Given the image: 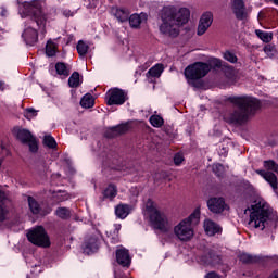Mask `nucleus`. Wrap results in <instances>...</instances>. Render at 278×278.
<instances>
[{"mask_svg": "<svg viewBox=\"0 0 278 278\" xmlns=\"http://www.w3.org/2000/svg\"><path fill=\"white\" fill-rule=\"evenodd\" d=\"M3 90H8V85L0 80V91L3 92Z\"/></svg>", "mask_w": 278, "mask_h": 278, "instance_id": "50", "label": "nucleus"}, {"mask_svg": "<svg viewBox=\"0 0 278 278\" xmlns=\"http://www.w3.org/2000/svg\"><path fill=\"white\" fill-rule=\"evenodd\" d=\"M226 77H227L229 84H233L236 81V72L233 71V68H231V67L227 68Z\"/></svg>", "mask_w": 278, "mask_h": 278, "instance_id": "42", "label": "nucleus"}, {"mask_svg": "<svg viewBox=\"0 0 278 278\" xmlns=\"http://www.w3.org/2000/svg\"><path fill=\"white\" fill-rule=\"evenodd\" d=\"M28 205L30 212H33L34 214H40V204H38L36 199L28 197Z\"/></svg>", "mask_w": 278, "mask_h": 278, "instance_id": "33", "label": "nucleus"}, {"mask_svg": "<svg viewBox=\"0 0 278 278\" xmlns=\"http://www.w3.org/2000/svg\"><path fill=\"white\" fill-rule=\"evenodd\" d=\"M236 109L233 112L224 115V121L230 125H242L251 116H255L262 103L251 96H232L227 99Z\"/></svg>", "mask_w": 278, "mask_h": 278, "instance_id": "1", "label": "nucleus"}, {"mask_svg": "<svg viewBox=\"0 0 278 278\" xmlns=\"http://www.w3.org/2000/svg\"><path fill=\"white\" fill-rule=\"evenodd\" d=\"M262 42H271L273 41V36H260L258 37Z\"/></svg>", "mask_w": 278, "mask_h": 278, "instance_id": "48", "label": "nucleus"}, {"mask_svg": "<svg viewBox=\"0 0 278 278\" xmlns=\"http://www.w3.org/2000/svg\"><path fill=\"white\" fill-rule=\"evenodd\" d=\"M23 40H24V42H26V45H28V47H34V45H36V42H38V37H36V36H24Z\"/></svg>", "mask_w": 278, "mask_h": 278, "instance_id": "40", "label": "nucleus"}, {"mask_svg": "<svg viewBox=\"0 0 278 278\" xmlns=\"http://www.w3.org/2000/svg\"><path fill=\"white\" fill-rule=\"evenodd\" d=\"M206 278H220V276H219L218 274L212 271V273H208V274L206 275Z\"/></svg>", "mask_w": 278, "mask_h": 278, "instance_id": "49", "label": "nucleus"}, {"mask_svg": "<svg viewBox=\"0 0 278 278\" xmlns=\"http://www.w3.org/2000/svg\"><path fill=\"white\" fill-rule=\"evenodd\" d=\"M201 220V210L195 208L187 218L174 227V235L180 242H190L194 238V227Z\"/></svg>", "mask_w": 278, "mask_h": 278, "instance_id": "4", "label": "nucleus"}, {"mask_svg": "<svg viewBox=\"0 0 278 278\" xmlns=\"http://www.w3.org/2000/svg\"><path fill=\"white\" fill-rule=\"evenodd\" d=\"M224 59H226L227 62H231V64H236V62H238V56L230 51H226L224 53Z\"/></svg>", "mask_w": 278, "mask_h": 278, "instance_id": "41", "label": "nucleus"}, {"mask_svg": "<svg viewBox=\"0 0 278 278\" xmlns=\"http://www.w3.org/2000/svg\"><path fill=\"white\" fill-rule=\"evenodd\" d=\"M116 194H118V189L114 185H109L103 191L104 199H110V201L115 199Z\"/></svg>", "mask_w": 278, "mask_h": 278, "instance_id": "28", "label": "nucleus"}, {"mask_svg": "<svg viewBox=\"0 0 278 278\" xmlns=\"http://www.w3.org/2000/svg\"><path fill=\"white\" fill-rule=\"evenodd\" d=\"M254 33H255L256 36H273L271 31H264V30H261V29H255Z\"/></svg>", "mask_w": 278, "mask_h": 278, "instance_id": "47", "label": "nucleus"}, {"mask_svg": "<svg viewBox=\"0 0 278 278\" xmlns=\"http://www.w3.org/2000/svg\"><path fill=\"white\" fill-rule=\"evenodd\" d=\"M26 278H31V276L27 275V277H26Z\"/></svg>", "mask_w": 278, "mask_h": 278, "instance_id": "55", "label": "nucleus"}, {"mask_svg": "<svg viewBox=\"0 0 278 278\" xmlns=\"http://www.w3.org/2000/svg\"><path fill=\"white\" fill-rule=\"evenodd\" d=\"M214 22V14L212 12L206 11L202 14L199 25H198V36H203L207 29L212 26Z\"/></svg>", "mask_w": 278, "mask_h": 278, "instance_id": "13", "label": "nucleus"}, {"mask_svg": "<svg viewBox=\"0 0 278 278\" xmlns=\"http://www.w3.org/2000/svg\"><path fill=\"white\" fill-rule=\"evenodd\" d=\"M35 35L38 36V33L35 30Z\"/></svg>", "mask_w": 278, "mask_h": 278, "instance_id": "54", "label": "nucleus"}, {"mask_svg": "<svg viewBox=\"0 0 278 278\" xmlns=\"http://www.w3.org/2000/svg\"><path fill=\"white\" fill-rule=\"evenodd\" d=\"M239 260L243 264H252V262H253V257L250 254H248V253L240 254L239 255Z\"/></svg>", "mask_w": 278, "mask_h": 278, "instance_id": "43", "label": "nucleus"}, {"mask_svg": "<svg viewBox=\"0 0 278 278\" xmlns=\"http://www.w3.org/2000/svg\"><path fill=\"white\" fill-rule=\"evenodd\" d=\"M81 84V79L79 78V73L74 72L70 79H68V85L71 88H77Z\"/></svg>", "mask_w": 278, "mask_h": 278, "instance_id": "32", "label": "nucleus"}, {"mask_svg": "<svg viewBox=\"0 0 278 278\" xmlns=\"http://www.w3.org/2000/svg\"><path fill=\"white\" fill-rule=\"evenodd\" d=\"M244 214L250 218V227L264 231V229L268 227V223H270L273 210L266 200L257 198L248 208L244 210Z\"/></svg>", "mask_w": 278, "mask_h": 278, "instance_id": "3", "label": "nucleus"}, {"mask_svg": "<svg viewBox=\"0 0 278 278\" xmlns=\"http://www.w3.org/2000/svg\"><path fill=\"white\" fill-rule=\"evenodd\" d=\"M148 18L149 15H147L144 12H141L140 14L134 13L129 16L128 23L131 29H140V25L147 23Z\"/></svg>", "mask_w": 278, "mask_h": 278, "instance_id": "17", "label": "nucleus"}, {"mask_svg": "<svg viewBox=\"0 0 278 278\" xmlns=\"http://www.w3.org/2000/svg\"><path fill=\"white\" fill-rule=\"evenodd\" d=\"M1 149L3 150V149H5L3 146H1Z\"/></svg>", "mask_w": 278, "mask_h": 278, "instance_id": "56", "label": "nucleus"}, {"mask_svg": "<svg viewBox=\"0 0 278 278\" xmlns=\"http://www.w3.org/2000/svg\"><path fill=\"white\" fill-rule=\"evenodd\" d=\"M55 71L58 75H63V77H68V75H71V70H68V66L62 62L55 64Z\"/></svg>", "mask_w": 278, "mask_h": 278, "instance_id": "30", "label": "nucleus"}, {"mask_svg": "<svg viewBox=\"0 0 278 278\" xmlns=\"http://www.w3.org/2000/svg\"><path fill=\"white\" fill-rule=\"evenodd\" d=\"M264 169L257 170V174L261 175V177H264L265 181L269 184L275 192H277V176L274 173H277L278 175V164L275 163V161H265L264 162Z\"/></svg>", "mask_w": 278, "mask_h": 278, "instance_id": "9", "label": "nucleus"}, {"mask_svg": "<svg viewBox=\"0 0 278 278\" xmlns=\"http://www.w3.org/2000/svg\"><path fill=\"white\" fill-rule=\"evenodd\" d=\"M150 123L152 127H162L164 125V119L160 115H152L150 117Z\"/></svg>", "mask_w": 278, "mask_h": 278, "instance_id": "36", "label": "nucleus"}, {"mask_svg": "<svg viewBox=\"0 0 278 278\" xmlns=\"http://www.w3.org/2000/svg\"><path fill=\"white\" fill-rule=\"evenodd\" d=\"M116 262L119 264V266L129 268V266H131V256L129 255V250L125 248H118L116 250Z\"/></svg>", "mask_w": 278, "mask_h": 278, "instance_id": "15", "label": "nucleus"}, {"mask_svg": "<svg viewBox=\"0 0 278 278\" xmlns=\"http://www.w3.org/2000/svg\"><path fill=\"white\" fill-rule=\"evenodd\" d=\"M211 66H214L215 68H220L223 66V62L220 59L213 58L210 60Z\"/></svg>", "mask_w": 278, "mask_h": 278, "instance_id": "44", "label": "nucleus"}, {"mask_svg": "<svg viewBox=\"0 0 278 278\" xmlns=\"http://www.w3.org/2000/svg\"><path fill=\"white\" fill-rule=\"evenodd\" d=\"M146 212L150 218V223L154 229H159L163 231V233H167L168 231V219L166 216L155 207L153 201L149 200L146 204Z\"/></svg>", "mask_w": 278, "mask_h": 278, "instance_id": "5", "label": "nucleus"}, {"mask_svg": "<svg viewBox=\"0 0 278 278\" xmlns=\"http://www.w3.org/2000/svg\"><path fill=\"white\" fill-rule=\"evenodd\" d=\"M270 18V12H263L258 13V21H268Z\"/></svg>", "mask_w": 278, "mask_h": 278, "instance_id": "45", "label": "nucleus"}, {"mask_svg": "<svg viewBox=\"0 0 278 278\" xmlns=\"http://www.w3.org/2000/svg\"><path fill=\"white\" fill-rule=\"evenodd\" d=\"M264 52L268 58H275L277 55V49L273 45H267L264 47Z\"/></svg>", "mask_w": 278, "mask_h": 278, "instance_id": "38", "label": "nucleus"}, {"mask_svg": "<svg viewBox=\"0 0 278 278\" xmlns=\"http://www.w3.org/2000/svg\"><path fill=\"white\" fill-rule=\"evenodd\" d=\"M23 14L31 16L39 29H45L47 16L42 13V4L39 1L25 2L23 4Z\"/></svg>", "mask_w": 278, "mask_h": 278, "instance_id": "6", "label": "nucleus"}, {"mask_svg": "<svg viewBox=\"0 0 278 278\" xmlns=\"http://www.w3.org/2000/svg\"><path fill=\"white\" fill-rule=\"evenodd\" d=\"M52 199L54 203H62V201H68V199H71V194L66 191H54L52 192Z\"/></svg>", "mask_w": 278, "mask_h": 278, "instance_id": "26", "label": "nucleus"}, {"mask_svg": "<svg viewBox=\"0 0 278 278\" xmlns=\"http://www.w3.org/2000/svg\"><path fill=\"white\" fill-rule=\"evenodd\" d=\"M108 105H123L127 101V93L125 91L114 88L106 93Z\"/></svg>", "mask_w": 278, "mask_h": 278, "instance_id": "11", "label": "nucleus"}, {"mask_svg": "<svg viewBox=\"0 0 278 278\" xmlns=\"http://www.w3.org/2000/svg\"><path fill=\"white\" fill-rule=\"evenodd\" d=\"M225 166H223V164L220 163H216L213 165V173H215L217 177H223V175H225Z\"/></svg>", "mask_w": 278, "mask_h": 278, "instance_id": "37", "label": "nucleus"}, {"mask_svg": "<svg viewBox=\"0 0 278 278\" xmlns=\"http://www.w3.org/2000/svg\"><path fill=\"white\" fill-rule=\"evenodd\" d=\"M91 48H92V43L84 40H79L76 46L78 55H80V58L86 56V53H88V51H90Z\"/></svg>", "mask_w": 278, "mask_h": 278, "instance_id": "23", "label": "nucleus"}, {"mask_svg": "<svg viewBox=\"0 0 278 278\" xmlns=\"http://www.w3.org/2000/svg\"><path fill=\"white\" fill-rule=\"evenodd\" d=\"M34 273L35 275H38V273H40V266L35 265V267H33L31 275H34Z\"/></svg>", "mask_w": 278, "mask_h": 278, "instance_id": "51", "label": "nucleus"}, {"mask_svg": "<svg viewBox=\"0 0 278 278\" xmlns=\"http://www.w3.org/2000/svg\"><path fill=\"white\" fill-rule=\"evenodd\" d=\"M55 53H58V43L49 39L46 45V55H48V58H53Z\"/></svg>", "mask_w": 278, "mask_h": 278, "instance_id": "27", "label": "nucleus"}, {"mask_svg": "<svg viewBox=\"0 0 278 278\" xmlns=\"http://www.w3.org/2000/svg\"><path fill=\"white\" fill-rule=\"evenodd\" d=\"M129 9L119 8L115 9L114 16L119 21V23H127L129 21Z\"/></svg>", "mask_w": 278, "mask_h": 278, "instance_id": "22", "label": "nucleus"}, {"mask_svg": "<svg viewBox=\"0 0 278 278\" xmlns=\"http://www.w3.org/2000/svg\"><path fill=\"white\" fill-rule=\"evenodd\" d=\"M24 116L25 118H27V121H31V118H36V116H38V111H36L35 109H26L24 111Z\"/></svg>", "mask_w": 278, "mask_h": 278, "instance_id": "39", "label": "nucleus"}, {"mask_svg": "<svg viewBox=\"0 0 278 278\" xmlns=\"http://www.w3.org/2000/svg\"><path fill=\"white\" fill-rule=\"evenodd\" d=\"M27 238L31 242V244H35V247H41L42 249L51 247V240L49 239V235L42 226L31 228L27 232Z\"/></svg>", "mask_w": 278, "mask_h": 278, "instance_id": "7", "label": "nucleus"}, {"mask_svg": "<svg viewBox=\"0 0 278 278\" xmlns=\"http://www.w3.org/2000/svg\"><path fill=\"white\" fill-rule=\"evenodd\" d=\"M207 256H201L198 258V262L201 264H206L211 266H216V264H220V256L212 251H207Z\"/></svg>", "mask_w": 278, "mask_h": 278, "instance_id": "20", "label": "nucleus"}, {"mask_svg": "<svg viewBox=\"0 0 278 278\" xmlns=\"http://www.w3.org/2000/svg\"><path fill=\"white\" fill-rule=\"evenodd\" d=\"M269 278H278V270L274 271Z\"/></svg>", "mask_w": 278, "mask_h": 278, "instance_id": "52", "label": "nucleus"}, {"mask_svg": "<svg viewBox=\"0 0 278 278\" xmlns=\"http://www.w3.org/2000/svg\"><path fill=\"white\" fill-rule=\"evenodd\" d=\"M16 137L23 144H28L29 151L31 153L38 152V140H36V137L31 135V132L27 129H17L16 130Z\"/></svg>", "mask_w": 278, "mask_h": 278, "instance_id": "10", "label": "nucleus"}, {"mask_svg": "<svg viewBox=\"0 0 278 278\" xmlns=\"http://www.w3.org/2000/svg\"><path fill=\"white\" fill-rule=\"evenodd\" d=\"M121 224H114V231L106 232V242H111V244H118V231H121Z\"/></svg>", "mask_w": 278, "mask_h": 278, "instance_id": "24", "label": "nucleus"}, {"mask_svg": "<svg viewBox=\"0 0 278 278\" xmlns=\"http://www.w3.org/2000/svg\"><path fill=\"white\" fill-rule=\"evenodd\" d=\"M99 244H101V239L99 235H92L88 237L83 244V252L85 255H92L99 251Z\"/></svg>", "mask_w": 278, "mask_h": 278, "instance_id": "12", "label": "nucleus"}, {"mask_svg": "<svg viewBox=\"0 0 278 278\" xmlns=\"http://www.w3.org/2000/svg\"><path fill=\"white\" fill-rule=\"evenodd\" d=\"M161 34L179 36V27H184V25L190 21V9L180 8L177 11L175 7H165L161 12Z\"/></svg>", "mask_w": 278, "mask_h": 278, "instance_id": "2", "label": "nucleus"}, {"mask_svg": "<svg viewBox=\"0 0 278 278\" xmlns=\"http://www.w3.org/2000/svg\"><path fill=\"white\" fill-rule=\"evenodd\" d=\"M130 212H131V206L129 204H119L115 207V214L117 218H122V220L127 218Z\"/></svg>", "mask_w": 278, "mask_h": 278, "instance_id": "21", "label": "nucleus"}, {"mask_svg": "<svg viewBox=\"0 0 278 278\" xmlns=\"http://www.w3.org/2000/svg\"><path fill=\"white\" fill-rule=\"evenodd\" d=\"M181 162H184V155L181 153L175 154L174 164H176V166H179V164H181Z\"/></svg>", "mask_w": 278, "mask_h": 278, "instance_id": "46", "label": "nucleus"}, {"mask_svg": "<svg viewBox=\"0 0 278 278\" xmlns=\"http://www.w3.org/2000/svg\"><path fill=\"white\" fill-rule=\"evenodd\" d=\"M81 108L90 109L94 106V98H92V94L87 93L80 100Z\"/></svg>", "mask_w": 278, "mask_h": 278, "instance_id": "29", "label": "nucleus"}, {"mask_svg": "<svg viewBox=\"0 0 278 278\" xmlns=\"http://www.w3.org/2000/svg\"><path fill=\"white\" fill-rule=\"evenodd\" d=\"M275 5H278V0H273Z\"/></svg>", "mask_w": 278, "mask_h": 278, "instance_id": "53", "label": "nucleus"}, {"mask_svg": "<svg viewBox=\"0 0 278 278\" xmlns=\"http://www.w3.org/2000/svg\"><path fill=\"white\" fill-rule=\"evenodd\" d=\"M43 144L48 147V149H55V147H58V142L55 141V138L49 135L45 136Z\"/></svg>", "mask_w": 278, "mask_h": 278, "instance_id": "35", "label": "nucleus"}, {"mask_svg": "<svg viewBox=\"0 0 278 278\" xmlns=\"http://www.w3.org/2000/svg\"><path fill=\"white\" fill-rule=\"evenodd\" d=\"M204 231L207 236H216V233H220V231H223V228L216 224V222L212 219H205Z\"/></svg>", "mask_w": 278, "mask_h": 278, "instance_id": "19", "label": "nucleus"}, {"mask_svg": "<svg viewBox=\"0 0 278 278\" xmlns=\"http://www.w3.org/2000/svg\"><path fill=\"white\" fill-rule=\"evenodd\" d=\"M8 218V208L5 207V193L0 191V223Z\"/></svg>", "mask_w": 278, "mask_h": 278, "instance_id": "25", "label": "nucleus"}, {"mask_svg": "<svg viewBox=\"0 0 278 278\" xmlns=\"http://www.w3.org/2000/svg\"><path fill=\"white\" fill-rule=\"evenodd\" d=\"M232 11L238 21L247 18V5L244 0H232Z\"/></svg>", "mask_w": 278, "mask_h": 278, "instance_id": "16", "label": "nucleus"}, {"mask_svg": "<svg viewBox=\"0 0 278 278\" xmlns=\"http://www.w3.org/2000/svg\"><path fill=\"white\" fill-rule=\"evenodd\" d=\"M207 206L211 212L214 214H220L225 210H229V206L225 203L223 198H212L207 201Z\"/></svg>", "mask_w": 278, "mask_h": 278, "instance_id": "14", "label": "nucleus"}, {"mask_svg": "<svg viewBox=\"0 0 278 278\" xmlns=\"http://www.w3.org/2000/svg\"><path fill=\"white\" fill-rule=\"evenodd\" d=\"M164 73V65L156 64L152 68L149 70L148 75L150 77H160Z\"/></svg>", "mask_w": 278, "mask_h": 278, "instance_id": "31", "label": "nucleus"}, {"mask_svg": "<svg viewBox=\"0 0 278 278\" xmlns=\"http://www.w3.org/2000/svg\"><path fill=\"white\" fill-rule=\"evenodd\" d=\"M210 73V65L203 62H197L189 65L185 70V77L189 84L197 81V79H203L205 75Z\"/></svg>", "mask_w": 278, "mask_h": 278, "instance_id": "8", "label": "nucleus"}, {"mask_svg": "<svg viewBox=\"0 0 278 278\" xmlns=\"http://www.w3.org/2000/svg\"><path fill=\"white\" fill-rule=\"evenodd\" d=\"M126 131H129V125L128 124H121V125L108 128L104 136L106 138H116V136H121L122 134H126Z\"/></svg>", "mask_w": 278, "mask_h": 278, "instance_id": "18", "label": "nucleus"}, {"mask_svg": "<svg viewBox=\"0 0 278 278\" xmlns=\"http://www.w3.org/2000/svg\"><path fill=\"white\" fill-rule=\"evenodd\" d=\"M56 216H59V218H62L63 220H66V218H71V210H68L67 207H59L56 210Z\"/></svg>", "mask_w": 278, "mask_h": 278, "instance_id": "34", "label": "nucleus"}]
</instances>
